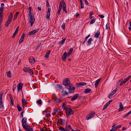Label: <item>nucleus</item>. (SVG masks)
Masks as SVG:
<instances>
[{
    "label": "nucleus",
    "instance_id": "a878e982",
    "mask_svg": "<svg viewBox=\"0 0 131 131\" xmlns=\"http://www.w3.org/2000/svg\"><path fill=\"white\" fill-rule=\"evenodd\" d=\"M68 111V113L70 115L71 114H74V111L72 110L70 108H69V110Z\"/></svg>",
    "mask_w": 131,
    "mask_h": 131
},
{
    "label": "nucleus",
    "instance_id": "a19ab883",
    "mask_svg": "<svg viewBox=\"0 0 131 131\" xmlns=\"http://www.w3.org/2000/svg\"><path fill=\"white\" fill-rule=\"evenodd\" d=\"M61 5H62V6H63V7H64L65 6H66V4L65 2V1L64 0H62L61 3Z\"/></svg>",
    "mask_w": 131,
    "mask_h": 131
},
{
    "label": "nucleus",
    "instance_id": "9d476101",
    "mask_svg": "<svg viewBox=\"0 0 131 131\" xmlns=\"http://www.w3.org/2000/svg\"><path fill=\"white\" fill-rule=\"evenodd\" d=\"M86 83L84 82H82L80 83H76V85L78 87H80L82 86L85 85L86 84Z\"/></svg>",
    "mask_w": 131,
    "mask_h": 131
},
{
    "label": "nucleus",
    "instance_id": "e433bc0d",
    "mask_svg": "<svg viewBox=\"0 0 131 131\" xmlns=\"http://www.w3.org/2000/svg\"><path fill=\"white\" fill-rule=\"evenodd\" d=\"M7 76L9 77L10 78L11 77V74L10 72V71H9L7 73Z\"/></svg>",
    "mask_w": 131,
    "mask_h": 131
},
{
    "label": "nucleus",
    "instance_id": "79ce46f5",
    "mask_svg": "<svg viewBox=\"0 0 131 131\" xmlns=\"http://www.w3.org/2000/svg\"><path fill=\"white\" fill-rule=\"evenodd\" d=\"M25 116L26 117H28L29 116V112H26L25 113Z\"/></svg>",
    "mask_w": 131,
    "mask_h": 131
},
{
    "label": "nucleus",
    "instance_id": "6ab92c4d",
    "mask_svg": "<svg viewBox=\"0 0 131 131\" xmlns=\"http://www.w3.org/2000/svg\"><path fill=\"white\" fill-rule=\"evenodd\" d=\"M29 62L32 63H35V61L34 58L32 57H30L29 59Z\"/></svg>",
    "mask_w": 131,
    "mask_h": 131
},
{
    "label": "nucleus",
    "instance_id": "052dcab7",
    "mask_svg": "<svg viewBox=\"0 0 131 131\" xmlns=\"http://www.w3.org/2000/svg\"><path fill=\"white\" fill-rule=\"evenodd\" d=\"M63 109L64 110H66V111H68L69 110V108H68V107L66 106V107L63 108Z\"/></svg>",
    "mask_w": 131,
    "mask_h": 131
},
{
    "label": "nucleus",
    "instance_id": "2eb2a0df",
    "mask_svg": "<svg viewBox=\"0 0 131 131\" xmlns=\"http://www.w3.org/2000/svg\"><path fill=\"white\" fill-rule=\"evenodd\" d=\"M66 131H70V130H72V128L71 126L70 125H66L65 128Z\"/></svg>",
    "mask_w": 131,
    "mask_h": 131
},
{
    "label": "nucleus",
    "instance_id": "680f3d73",
    "mask_svg": "<svg viewBox=\"0 0 131 131\" xmlns=\"http://www.w3.org/2000/svg\"><path fill=\"white\" fill-rule=\"evenodd\" d=\"M108 26H109V24H108V23H107L105 26V29H108Z\"/></svg>",
    "mask_w": 131,
    "mask_h": 131
},
{
    "label": "nucleus",
    "instance_id": "c85d7f7f",
    "mask_svg": "<svg viewBox=\"0 0 131 131\" xmlns=\"http://www.w3.org/2000/svg\"><path fill=\"white\" fill-rule=\"evenodd\" d=\"M100 34V31H97L96 33L94 35V37L96 38H97L99 37Z\"/></svg>",
    "mask_w": 131,
    "mask_h": 131
},
{
    "label": "nucleus",
    "instance_id": "ea45409f",
    "mask_svg": "<svg viewBox=\"0 0 131 131\" xmlns=\"http://www.w3.org/2000/svg\"><path fill=\"white\" fill-rule=\"evenodd\" d=\"M3 7H1L0 8V15H2L3 12Z\"/></svg>",
    "mask_w": 131,
    "mask_h": 131
},
{
    "label": "nucleus",
    "instance_id": "c9c22d12",
    "mask_svg": "<svg viewBox=\"0 0 131 131\" xmlns=\"http://www.w3.org/2000/svg\"><path fill=\"white\" fill-rule=\"evenodd\" d=\"M59 130L60 131H66L65 128L63 127L60 126Z\"/></svg>",
    "mask_w": 131,
    "mask_h": 131
},
{
    "label": "nucleus",
    "instance_id": "8fccbe9b",
    "mask_svg": "<svg viewBox=\"0 0 131 131\" xmlns=\"http://www.w3.org/2000/svg\"><path fill=\"white\" fill-rule=\"evenodd\" d=\"M41 99H39V100L38 101H37V103H38V104L39 105H41L42 104V103L41 102Z\"/></svg>",
    "mask_w": 131,
    "mask_h": 131
},
{
    "label": "nucleus",
    "instance_id": "09e8293b",
    "mask_svg": "<svg viewBox=\"0 0 131 131\" xmlns=\"http://www.w3.org/2000/svg\"><path fill=\"white\" fill-rule=\"evenodd\" d=\"M61 27L62 29L64 30L65 29V24L64 23H63Z\"/></svg>",
    "mask_w": 131,
    "mask_h": 131
},
{
    "label": "nucleus",
    "instance_id": "a211bd4d",
    "mask_svg": "<svg viewBox=\"0 0 131 131\" xmlns=\"http://www.w3.org/2000/svg\"><path fill=\"white\" fill-rule=\"evenodd\" d=\"M79 95L78 93H77L74 95L73 97L71 98V101H74L78 97Z\"/></svg>",
    "mask_w": 131,
    "mask_h": 131
},
{
    "label": "nucleus",
    "instance_id": "bf43d9fd",
    "mask_svg": "<svg viewBox=\"0 0 131 131\" xmlns=\"http://www.w3.org/2000/svg\"><path fill=\"white\" fill-rule=\"evenodd\" d=\"M2 17V15H0V23H1L3 21Z\"/></svg>",
    "mask_w": 131,
    "mask_h": 131
},
{
    "label": "nucleus",
    "instance_id": "c756f323",
    "mask_svg": "<svg viewBox=\"0 0 131 131\" xmlns=\"http://www.w3.org/2000/svg\"><path fill=\"white\" fill-rule=\"evenodd\" d=\"M54 98H55V97ZM55 101H56L57 103H60L62 101V100L61 98L59 99H57V98H55Z\"/></svg>",
    "mask_w": 131,
    "mask_h": 131
},
{
    "label": "nucleus",
    "instance_id": "39448f33",
    "mask_svg": "<svg viewBox=\"0 0 131 131\" xmlns=\"http://www.w3.org/2000/svg\"><path fill=\"white\" fill-rule=\"evenodd\" d=\"M3 94V91L0 93V108H1L2 110H3L4 107L2 100V96Z\"/></svg>",
    "mask_w": 131,
    "mask_h": 131
},
{
    "label": "nucleus",
    "instance_id": "bb28decb",
    "mask_svg": "<svg viewBox=\"0 0 131 131\" xmlns=\"http://www.w3.org/2000/svg\"><path fill=\"white\" fill-rule=\"evenodd\" d=\"M22 106L24 107V105H26L27 103L26 102V100H24L23 99H22Z\"/></svg>",
    "mask_w": 131,
    "mask_h": 131
},
{
    "label": "nucleus",
    "instance_id": "9b49d317",
    "mask_svg": "<svg viewBox=\"0 0 131 131\" xmlns=\"http://www.w3.org/2000/svg\"><path fill=\"white\" fill-rule=\"evenodd\" d=\"M95 114V113L94 111L92 112L91 113V114L90 116H87L86 117L87 118V120H88L89 119L92 118L93 117Z\"/></svg>",
    "mask_w": 131,
    "mask_h": 131
},
{
    "label": "nucleus",
    "instance_id": "20e7f679",
    "mask_svg": "<svg viewBox=\"0 0 131 131\" xmlns=\"http://www.w3.org/2000/svg\"><path fill=\"white\" fill-rule=\"evenodd\" d=\"M23 71L25 72H28L32 76H33L34 74V71L33 70L30 69V68L25 67L23 68Z\"/></svg>",
    "mask_w": 131,
    "mask_h": 131
},
{
    "label": "nucleus",
    "instance_id": "dca6fc26",
    "mask_svg": "<svg viewBox=\"0 0 131 131\" xmlns=\"http://www.w3.org/2000/svg\"><path fill=\"white\" fill-rule=\"evenodd\" d=\"M84 92L86 94H88L92 93V91L91 89L90 88H88L85 90Z\"/></svg>",
    "mask_w": 131,
    "mask_h": 131
},
{
    "label": "nucleus",
    "instance_id": "2f4dec72",
    "mask_svg": "<svg viewBox=\"0 0 131 131\" xmlns=\"http://www.w3.org/2000/svg\"><path fill=\"white\" fill-rule=\"evenodd\" d=\"M89 18L90 19H92L94 17L92 16V15L94 14V13L93 12H91L89 13Z\"/></svg>",
    "mask_w": 131,
    "mask_h": 131
},
{
    "label": "nucleus",
    "instance_id": "aec40b11",
    "mask_svg": "<svg viewBox=\"0 0 131 131\" xmlns=\"http://www.w3.org/2000/svg\"><path fill=\"white\" fill-rule=\"evenodd\" d=\"M25 36V35L24 34H23L22 35L20 40L19 41V44L21 43L23 41Z\"/></svg>",
    "mask_w": 131,
    "mask_h": 131
},
{
    "label": "nucleus",
    "instance_id": "7ed1b4c3",
    "mask_svg": "<svg viewBox=\"0 0 131 131\" xmlns=\"http://www.w3.org/2000/svg\"><path fill=\"white\" fill-rule=\"evenodd\" d=\"M13 17V15L12 12H11L8 16L7 21L6 22L5 25L6 27H7L8 25L10 24L12 20Z\"/></svg>",
    "mask_w": 131,
    "mask_h": 131
},
{
    "label": "nucleus",
    "instance_id": "f257e3e1",
    "mask_svg": "<svg viewBox=\"0 0 131 131\" xmlns=\"http://www.w3.org/2000/svg\"><path fill=\"white\" fill-rule=\"evenodd\" d=\"M28 21L30 23V26L32 27L35 20V17L32 14H30L28 15Z\"/></svg>",
    "mask_w": 131,
    "mask_h": 131
},
{
    "label": "nucleus",
    "instance_id": "a18cd8bd",
    "mask_svg": "<svg viewBox=\"0 0 131 131\" xmlns=\"http://www.w3.org/2000/svg\"><path fill=\"white\" fill-rule=\"evenodd\" d=\"M66 40V39H63L62 40L60 41L59 42V43L61 44H63L64 43Z\"/></svg>",
    "mask_w": 131,
    "mask_h": 131
},
{
    "label": "nucleus",
    "instance_id": "49530a36",
    "mask_svg": "<svg viewBox=\"0 0 131 131\" xmlns=\"http://www.w3.org/2000/svg\"><path fill=\"white\" fill-rule=\"evenodd\" d=\"M115 124L113 126H112V128L111 129L113 131H115L117 129V127H114Z\"/></svg>",
    "mask_w": 131,
    "mask_h": 131
},
{
    "label": "nucleus",
    "instance_id": "6e6552de",
    "mask_svg": "<svg viewBox=\"0 0 131 131\" xmlns=\"http://www.w3.org/2000/svg\"><path fill=\"white\" fill-rule=\"evenodd\" d=\"M55 88L59 90L61 92H63L64 90L62 86L59 84H58L56 86Z\"/></svg>",
    "mask_w": 131,
    "mask_h": 131
},
{
    "label": "nucleus",
    "instance_id": "338daca9",
    "mask_svg": "<svg viewBox=\"0 0 131 131\" xmlns=\"http://www.w3.org/2000/svg\"><path fill=\"white\" fill-rule=\"evenodd\" d=\"M66 115L67 116V117H68L69 116V115H70L68 113V111H66Z\"/></svg>",
    "mask_w": 131,
    "mask_h": 131
},
{
    "label": "nucleus",
    "instance_id": "7c9ffc66",
    "mask_svg": "<svg viewBox=\"0 0 131 131\" xmlns=\"http://www.w3.org/2000/svg\"><path fill=\"white\" fill-rule=\"evenodd\" d=\"M19 13V12H16V13L14 15V18L13 19V20H15L17 19V16H18V15Z\"/></svg>",
    "mask_w": 131,
    "mask_h": 131
},
{
    "label": "nucleus",
    "instance_id": "b1692460",
    "mask_svg": "<svg viewBox=\"0 0 131 131\" xmlns=\"http://www.w3.org/2000/svg\"><path fill=\"white\" fill-rule=\"evenodd\" d=\"M92 40V38H90L89 39L88 41L86 42V43L88 46H89L91 44V42Z\"/></svg>",
    "mask_w": 131,
    "mask_h": 131
},
{
    "label": "nucleus",
    "instance_id": "e2e57ef3",
    "mask_svg": "<svg viewBox=\"0 0 131 131\" xmlns=\"http://www.w3.org/2000/svg\"><path fill=\"white\" fill-rule=\"evenodd\" d=\"M81 4V8H83L84 7V4L82 2L80 3Z\"/></svg>",
    "mask_w": 131,
    "mask_h": 131
},
{
    "label": "nucleus",
    "instance_id": "72a5a7b5",
    "mask_svg": "<svg viewBox=\"0 0 131 131\" xmlns=\"http://www.w3.org/2000/svg\"><path fill=\"white\" fill-rule=\"evenodd\" d=\"M96 21V19H92L90 21V24H93L94 23H95V22Z\"/></svg>",
    "mask_w": 131,
    "mask_h": 131
},
{
    "label": "nucleus",
    "instance_id": "4be33fe9",
    "mask_svg": "<svg viewBox=\"0 0 131 131\" xmlns=\"http://www.w3.org/2000/svg\"><path fill=\"white\" fill-rule=\"evenodd\" d=\"M51 51L50 50H49L46 53L45 56V57L46 59H47L49 57V56L50 55Z\"/></svg>",
    "mask_w": 131,
    "mask_h": 131
},
{
    "label": "nucleus",
    "instance_id": "58836bf2",
    "mask_svg": "<svg viewBox=\"0 0 131 131\" xmlns=\"http://www.w3.org/2000/svg\"><path fill=\"white\" fill-rule=\"evenodd\" d=\"M127 81L125 79H124V80L123 81H122L121 83L120 84V85L121 86L123 84H125V83H126Z\"/></svg>",
    "mask_w": 131,
    "mask_h": 131
},
{
    "label": "nucleus",
    "instance_id": "5fc2aeb1",
    "mask_svg": "<svg viewBox=\"0 0 131 131\" xmlns=\"http://www.w3.org/2000/svg\"><path fill=\"white\" fill-rule=\"evenodd\" d=\"M45 116L46 117L49 118L50 117L51 115L49 113H48Z\"/></svg>",
    "mask_w": 131,
    "mask_h": 131
},
{
    "label": "nucleus",
    "instance_id": "412c9836",
    "mask_svg": "<svg viewBox=\"0 0 131 131\" xmlns=\"http://www.w3.org/2000/svg\"><path fill=\"white\" fill-rule=\"evenodd\" d=\"M62 5H61V3L60 2L59 3V9L58 11V13L59 15L60 14V12L62 9Z\"/></svg>",
    "mask_w": 131,
    "mask_h": 131
},
{
    "label": "nucleus",
    "instance_id": "5701e85b",
    "mask_svg": "<svg viewBox=\"0 0 131 131\" xmlns=\"http://www.w3.org/2000/svg\"><path fill=\"white\" fill-rule=\"evenodd\" d=\"M101 80V78H100L98 80H97L95 82V88H96L97 86L98 85Z\"/></svg>",
    "mask_w": 131,
    "mask_h": 131
},
{
    "label": "nucleus",
    "instance_id": "4d7b16f0",
    "mask_svg": "<svg viewBox=\"0 0 131 131\" xmlns=\"http://www.w3.org/2000/svg\"><path fill=\"white\" fill-rule=\"evenodd\" d=\"M131 75H129L127 78H125V79L127 82L129 79Z\"/></svg>",
    "mask_w": 131,
    "mask_h": 131
},
{
    "label": "nucleus",
    "instance_id": "0e129e2a",
    "mask_svg": "<svg viewBox=\"0 0 131 131\" xmlns=\"http://www.w3.org/2000/svg\"><path fill=\"white\" fill-rule=\"evenodd\" d=\"M53 111H54V113L56 114V113L57 112V108L56 107L54 108Z\"/></svg>",
    "mask_w": 131,
    "mask_h": 131
},
{
    "label": "nucleus",
    "instance_id": "774afa93",
    "mask_svg": "<svg viewBox=\"0 0 131 131\" xmlns=\"http://www.w3.org/2000/svg\"><path fill=\"white\" fill-rule=\"evenodd\" d=\"M84 1L85 3V4L86 5H88L89 4V3L86 0H84Z\"/></svg>",
    "mask_w": 131,
    "mask_h": 131
},
{
    "label": "nucleus",
    "instance_id": "4468645a",
    "mask_svg": "<svg viewBox=\"0 0 131 131\" xmlns=\"http://www.w3.org/2000/svg\"><path fill=\"white\" fill-rule=\"evenodd\" d=\"M68 57L66 51H65L62 57V59L63 61H65L66 60L67 57Z\"/></svg>",
    "mask_w": 131,
    "mask_h": 131
},
{
    "label": "nucleus",
    "instance_id": "37998d69",
    "mask_svg": "<svg viewBox=\"0 0 131 131\" xmlns=\"http://www.w3.org/2000/svg\"><path fill=\"white\" fill-rule=\"evenodd\" d=\"M68 93L66 91H65L64 92L62 93V95L63 96H65L66 95H68Z\"/></svg>",
    "mask_w": 131,
    "mask_h": 131
},
{
    "label": "nucleus",
    "instance_id": "cd10ccee",
    "mask_svg": "<svg viewBox=\"0 0 131 131\" xmlns=\"http://www.w3.org/2000/svg\"><path fill=\"white\" fill-rule=\"evenodd\" d=\"M50 13H47V14L46 15V19L48 20H50Z\"/></svg>",
    "mask_w": 131,
    "mask_h": 131
},
{
    "label": "nucleus",
    "instance_id": "393cba45",
    "mask_svg": "<svg viewBox=\"0 0 131 131\" xmlns=\"http://www.w3.org/2000/svg\"><path fill=\"white\" fill-rule=\"evenodd\" d=\"M73 49L72 48H71L69 50L67 54V55H68V57H69L70 55L71 54L72 52L73 51Z\"/></svg>",
    "mask_w": 131,
    "mask_h": 131
},
{
    "label": "nucleus",
    "instance_id": "1a4fd4ad",
    "mask_svg": "<svg viewBox=\"0 0 131 131\" xmlns=\"http://www.w3.org/2000/svg\"><path fill=\"white\" fill-rule=\"evenodd\" d=\"M39 29V28H38L37 29H35L33 31L30 32L28 34V35L29 36H31L33 34H35L38 31Z\"/></svg>",
    "mask_w": 131,
    "mask_h": 131
},
{
    "label": "nucleus",
    "instance_id": "69168bd1",
    "mask_svg": "<svg viewBox=\"0 0 131 131\" xmlns=\"http://www.w3.org/2000/svg\"><path fill=\"white\" fill-rule=\"evenodd\" d=\"M66 103L65 102H64L62 105V108H64V107H66Z\"/></svg>",
    "mask_w": 131,
    "mask_h": 131
},
{
    "label": "nucleus",
    "instance_id": "13d9d810",
    "mask_svg": "<svg viewBox=\"0 0 131 131\" xmlns=\"http://www.w3.org/2000/svg\"><path fill=\"white\" fill-rule=\"evenodd\" d=\"M52 95L53 96L52 97V98L53 99H54L55 101V99L54 98L55 97V98H57V97L54 94H52Z\"/></svg>",
    "mask_w": 131,
    "mask_h": 131
},
{
    "label": "nucleus",
    "instance_id": "de8ad7c7",
    "mask_svg": "<svg viewBox=\"0 0 131 131\" xmlns=\"http://www.w3.org/2000/svg\"><path fill=\"white\" fill-rule=\"evenodd\" d=\"M16 84H14L13 87V91H14L16 89Z\"/></svg>",
    "mask_w": 131,
    "mask_h": 131
},
{
    "label": "nucleus",
    "instance_id": "6e6d98bb",
    "mask_svg": "<svg viewBox=\"0 0 131 131\" xmlns=\"http://www.w3.org/2000/svg\"><path fill=\"white\" fill-rule=\"evenodd\" d=\"M17 34V32H15L12 37V38H14Z\"/></svg>",
    "mask_w": 131,
    "mask_h": 131
},
{
    "label": "nucleus",
    "instance_id": "f8f14e48",
    "mask_svg": "<svg viewBox=\"0 0 131 131\" xmlns=\"http://www.w3.org/2000/svg\"><path fill=\"white\" fill-rule=\"evenodd\" d=\"M21 123L22 126L28 124L27 123V118L25 117L23 118L21 120Z\"/></svg>",
    "mask_w": 131,
    "mask_h": 131
},
{
    "label": "nucleus",
    "instance_id": "c03bdc74",
    "mask_svg": "<svg viewBox=\"0 0 131 131\" xmlns=\"http://www.w3.org/2000/svg\"><path fill=\"white\" fill-rule=\"evenodd\" d=\"M117 88H116L115 90H114L111 92V93H112V95H114L116 92V91L117 90Z\"/></svg>",
    "mask_w": 131,
    "mask_h": 131
},
{
    "label": "nucleus",
    "instance_id": "3c124183",
    "mask_svg": "<svg viewBox=\"0 0 131 131\" xmlns=\"http://www.w3.org/2000/svg\"><path fill=\"white\" fill-rule=\"evenodd\" d=\"M46 6L48 7L49 8L50 7V5L49 3V2L48 1L46 2Z\"/></svg>",
    "mask_w": 131,
    "mask_h": 131
},
{
    "label": "nucleus",
    "instance_id": "4c0bfd02",
    "mask_svg": "<svg viewBox=\"0 0 131 131\" xmlns=\"http://www.w3.org/2000/svg\"><path fill=\"white\" fill-rule=\"evenodd\" d=\"M28 9H29V13L28 14V15L30 14H32V12H31V9H32V7H29L28 8Z\"/></svg>",
    "mask_w": 131,
    "mask_h": 131
},
{
    "label": "nucleus",
    "instance_id": "f03ea898",
    "mask_svg": "<svg viewBox=\"0 0 131 131\" xmlns=\"http://www.w3.org/2000/svg\"><path fill=\"white\" fill-rule=\"evenodd\" d=\"M70 79L69 78L64 79L63 82V84L64 85L66 88H68L69 85H72L70 83Z\"/></svg>",
    "mask_w": 131,
    "mask_h": 131
},
{
    "label": "nucleus",
    "instance_id": "f704fd0d",
    "mask_svg": "<svg viewBox=\"0 0 131 131\" xmlns=\"http://www.w3.org/2000/svg\"><path fill=\"white\" fill-rule=\"evenodd\" d=\"M119 106L120 107V108L119 109V111L122 110V109H124L123 106V104H122V103H120Z\"/></svg>",
    "mask_w": 131,
    "mask_h": 131
},
{
    "label": "nucleus",
    "instance_id": "423d86ee",
    "mask_svg": "<svg viewBox=\"0 0 131 131\" xmlns=\"http://www.w3.org/2000/svg\"><path fill=\"white\" fill-rule=\"evenodd\" d=\"M22 127L25 131H33L34 130L33 128L30 126L28 124L24 125Z\"/></svg>",
    "mask_w": 131,
    "mask_h": 131
},
{
    "label": "nucleus",
    "instance_id": "473e14b6",
    "mask_svg": "<svg viewBox=\"0 0 131 131\" xmlns=\"http://www.w3.org/2000/svg\"><path fill=\"white\" fill-rule=\"evenodd\" d=\"M17 108L18 110L19 111H21L22 110V108L20 106V105L18 104H17Z\"/></svg>",
    "mask_w": 131,
    "mask_h": 131
},
{
    "label": "nucleus",
    "instance_id": "603ef678",
    "mask_svg": "<svg viewBox=\"0 0 131 131\" xmlns=\"http://www.w3.org/2000/svg\"><path fill=\"white\" fill-rule=\"evenodd\" d=\"M63 11L64 12L66 13H67V12L66 10V6H65L64 7H63Z\"/></svg>",
    "mask_w": 131,
    "mask_h": 131
},
{
    "label": "nucleus",
    "instance_id": "0eeeda50",
    "mask_svg": "<svg viewBox=\"0 0 131 131\" xmlns=\"http://www.w3.org/2000/svg\"><path fill=\"white\" fill-rule=\"evenodd\" d=\"M68 86V88H67L69 90V93H73L75 89V87L73 86H72L73 85L72 84L71 85H70Z\"/></svg>",
    "mask_w": 131,
    "mask_h": 131
},
{
    "label": "nucleus",
    "instance_id": "f3484780",
    "mask_svg": "<svg viewBox=\"0 0 131 131\" xmlns=\"http://www.w3.org/2000/svg\"><path fill=\"white\" fill-rule=\"evenodd\" d=\"M59 121L60 122V123H59L61 125H64L65 124L66 121L64 119H62V118H60L58 119Z\"/></svg>",
    "mask_w": 131,
    "mask_h": 131
},
{
    "label": "nucleus",
    "instance_id": "864d4df0",
    "mask_svg": "<svg viewBox=\"0 0 131 131\" xmlns=\"http://www.w3.org/2000/svg\"><path fill=\"white\" fill-rule=\"evenodd\" d=\"M41 43H40L39 45H38L36 49V50H39L40 48V46H41Z\"/></svg>",
    "mask_w": 131,
    "mask_h": 131
},
{
    "label": "nucleus",
    "instance_id": "ddd939ff",
    "mask_svg": "<svg viewBox=\"0 0 131 131\" xmlns=\"http://www.w3.org/2000/svg\"><path fill=\"white\" fill-rule=\"evenodd\" d=\"M23 87V84L21 82L19 83L17 86V89L18 91L22 90Z\"/></svg>",
    "mask_w": 131,
    "mask_h": 131
}]
</instances>
